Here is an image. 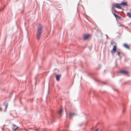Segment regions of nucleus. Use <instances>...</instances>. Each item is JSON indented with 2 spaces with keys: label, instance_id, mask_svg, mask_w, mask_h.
Wrapping results in <instances>:
<instances>
[{
  "label": "nucleus",
  "instance_id": "f257e3e1",
  "mask_svg": "<svg viewBox=\"0 0 131 131\" xmlns=\"http://www.w3.org/2000/svg\"><path fill=\"white\" fill-rule=\"evenodd\" d=\"M63 111V109L62 108H61L57 113L60 118L62 116V113ZM51 114L50 117L47 119L48 123L49 124H52L54 122L55 115L56 114V113L54 112V111L52 110H51Z\"/></svg>",
  "mask_w": 131,
  "mask_h": 131
},
{
  "label": "nucleus",
  "instance_id": "f03ea898",
  "mask_svg": "<svg viewBox=\"0 0 131 131\" xmlns=\"http://www.w3.org/2000/svg\"><path fill=\"white\" fill-rule=\"evenodd\" d=\"M43 26L42 25L39 24L37 27V38L39 40L40 38L42 33Z\"/></svg>",
  "mask_w": 131,
  "mask_h": 131
},
{
  "label": "nucleus",
  "instance_id": "7ed1b4c3",
  "mask_svg": "<svg viewBox=\"0 0 131 131\" xmlns=\"http://www.w3.org/2000/svg\"><path fill=\"white\" fill-rule=\"evenodd\" d=\"M118 73H121L125 75H127L129 74L128 71L125 70L124 69L120 70L118 72Z\"/></svg>",
  "mask_w": 131,
  "mask_h": 131
},
{
  "label": "nucleus",
  "instance_id": "20e7f679",
  "mask_svg": "<svg viewBox=\"0 0 131 131\" xmlns=\"http://www.w3.org/2000/svg\"><path fill=\"white\" fill-rule=\"evenodd\" d=\"M117 51V46L116 45H115L113 46V49L111 50V52L112 54L113 55H114Z\"/></svg>",
  "mask_w": 131,
  "mask_h": 131
},
{
  "label": "nucleus",
  "instance_id": "39448f33",
  "mask_svg": "<svg viewBox=\"0 0 131 131\" xmlns=\"http://www.w3.org/2000/svg\"><path fill=\"white\" fill-rule=\"evenodd\" d=\"M120 5H121L120 4L116 3L114 4V6L116 8L118 9H123L122 8Z\"/></svg>",
  "mask_w": 131,
  "mask_h": 131
},
{
  "label": "nucleus",
  "instance_id": "423d86ee",
  "mask_svg": "<svg viewBox=\"0 0 131 131\" xmlns=\"http://www.w3.org/2000/svg\"><path fill=\"white\" fill-rule=\"evenodd\" d=\"M90 35L89 34H85L83 36V39L84 40H87L90 37Z\"/></svg>",
  "mask_w": 131,
  "mask_h": 131
},
{
  "label": "nucleus",
  "instance_id": "0eeeda50",
  "mask_svg": "<svg viewBox=\"0 0 131 131\" xmlns=\"http://www.w3.org/2000/svg\"><path fill=\"white\" fill-rule=\"evenodd\" d=\"M61 76V74H57L56 75V80L57 81H59L60 79V78Z\"/></svg>",
  "mask_w": 131,
  "mask_h": 131
},
{
  "label": "nucleus",
  "instance_id": "6e6552de",
  "mask_svg": "<svg viewBox=\"0 0 131 131\" xmlns=\"http://www.w3.org/2000/svg\"><path fill=\"white\" fill-rule=\"evenodd\" d=\"M120 4L123 6H127V3L126 2L122 1L120 3Z\"/></svg>",
  "mask_w": 131,
  "mask_h": 131
},
{
  "label": "nucleus",
  "instance_id": "1a4fd4ad",
  "mask_svg": "<svg viewBox=\"0 0 131 131\" xmlns=\"http://www.w3.org/2000/svg\"><path fill=\"white\" fill-rule=\"evenodd\" d=\"M121 104L123 108V109L122 110V113H124L125 111V104L124 102H122L121 103Z\"/></svg>",
  "mask_w": 131,
  "mask_h": 131
},
{
  "label": "nucleus",
  "instance_id": "9d476101",
  "mask_svg": "<svg viewBox=\"0 0 131 131\" xmlns=\"http://www.w3.org/2000/svg\"><path fill=\"white\" fill-rule=\"evenodd\" d=\"M4 105L5 106V109L4 112H5L6 111L8 107V104L6 102L4 103Z\"/></svg>",
  "mask_w": 131,
  "mask_h": 131
},
{
  "label": "nucleus",
  "instance_id": "9b49d317",
  "mask_svg": "<svg viewBox=\"0 0 131 131\" xmlns=\"http://www.w3.org/2000/svg\"><path fill=\"white\" fill-rule=\"evenodd\" d=\"M123 46L126 49H130L129 46L126 43H124L123 45Z\"/></svg>",
  "mask_w": 131,
  "mask_h": 131
},
{
  "label": "nucleus",
  "instance_id": "f8f14e48",
  "mask_svg": "<svg viewBox=\"0 0 131 131\" xmlns=\"http://www.w3.org/2000/svg\"><path fill=\"white\" fill-rule=\"evenodd\" d=\"M75 114H76V113H70V114H69V118L70 119H71V117H72V116H73Z\"/></svg>",
  "mask_w": 131,
  "mask_h": 131
},
{
  "label": "nucleus",
  "instance_id": "ddd939ff",
  "mask_svg": "<svg viewBox=\"0 0 131 131\" xmlns=\"http://www.w3.org/2000/svg\"><path fill=\"white\" fill-rule=\"evenodd\" d=\"M127 15L129 17L131 18V13L128 12L127 13Z\"/></svg>",
  "mask_w": 131,
  "mask_h": 131
},
{
  "label": "nucleus",
  "instance_id": "4468645a",
  "mask_svg": "<svg viewBox=\"0 0 131 131\" xmlns=\"http://www.w3.org/2000/svg\"><path fill=\"white\" fill-rule=\"evenodd\" d=\"M19 127L18 126L16 128H15L14 127H13L12 128L13 131H15Z\"/></svg>",
  "mask_w": 131,
  "mask_h": 131
},
{
  "label": "nucleus",
  "instance_id": "2eb2a0df",
  "mask_svg": "<svg viewBox=\"0 0 131 131\" xmlns=\"http://www.w3.org/2000/svg\"><path fill=\"white\" fill-rule=\"evenodd\" d=\"M101 67V65L100 64H99L98 67L96 68V69L97 70H99L100 69V68Z\"/></svg>",
  "mask_w": 131,
  "mask_h": 131
},
{
  "label": "nucleus",
  "instance_id": "dca6fc26",
  "mask_svg": "<svg viewBox=\"0 0 131 131\" xmlns=\"http://www.w3.org/2000/svg\"><path fill=\"white\" fill-rule=\"evenodd\" d=\"M117 18H118L119 19L121 20H124V19L122 18L121 17L119 16H118Z\"/></svg>",
  "mask_w": 131,
  "mask_h": 131
},
{
  "label": "nucleus",
  "instance_id": "f3484780",
  "mask_svg": "<svg viewBox=\"0 0 131 131\" xmlns=\"http://www.w3.org/2000/svg\"><path fill=\"white\" fill-rule=\"evenodd\" d=\"M117 53H116V54L117 55H118V56H119L121 55V53L120 52L118 51L117 50L116 51Z\"/></svg>",
  "mask_w": 131,
  "mask_h": 131
},
{
  "label": "nucleus",
  "instance_id": "a211bd4d",
  "mask_svg": "<svg viewBox=\"0 0 131 131\" xmlns=\"http://www.w3.org/2000/svg\"><path fill=\"white\" fill-rule=\"evenodd\" d=\"M88 75L89 76L91 77L93 75V74L92 73H88Z\"/></svg>",
  "mask_w": 131,
  "mask_h": 131
},
{
  "label": "nucleus",
  "instance_id": "6ab92c4d",
  "mask_svg": "<svg viewBox=\"0 0 131 131\" xmlns=\"http://www.w3.org/2000/svg\"><path fill=\"white\" fill-rule=\"evenodd\" d=\"M113 15L115 17V18H117L119 16L118 15L116 14L115 13H113Z\"/></svg>",
  "mask_w": 131,
  "mask_h": 131
},
{
  "label": "nucleus",
  "instance_id": "aec40b11",
  "mask_svg": "<svg viewBox=\"0 0 131 131\" xmlns=\"http://www.w3.org/2000/svg\"><path fill=\"white\" fill-rule=\"evenodd\" d=\"M13 92L12 91L11 92H10L9 94V97L10 98L11 97L12 95L13 94Z\"/></svg>",
  "mask_w": 131,
  "mask_h": 131
},
{
  "label": "nucleus",
  "instance_id": "412c9836",
  "mask_svg": "<svg viewBox=\"0 0 131 131\" xmlns=\"http://www.w3.org/2000/svg\"><path fill=\"white\" fill-rule=\"evenodd\" d=\"M2 91L3 92H4L5 93H7V92L5 91L4 90V89H2Z\"/></svg>",
  "mask_w": 131,
  "mask_h": 131
},
{
  "label": "nucleus",
  "instance_id": "4be33fe9",
  "mask_svg": "<svg viewBox=\"0 0 131 131\" xmlns=\"http://www.w3.org/2000/svg\"><path fill=\"white\" fill-rule=\"evenodd\" d=\"M119 24V25H118L119 26V27H123L124 26V25L123 24H121L120 23H118Z\"/></svg>",
  "mask_w": 131,
  "mask_h": 131
},
{
  "label": "nucleus",
  "instance_id": "5701e85b",
  "mask_svg": "<svg viewBox=\"0 0 131 131\" xmlns=\"http://www.w3.org/2000/svg\"><path fill=\"white\" fill-rule=\"evenodd\" d=\"M5 6L3 9L2 8H1L0 9V11H2V10L4 9L5 8Z\"/></svg>",
  "mask_w": 131,
  "mask_h": 131
},
{
  "label": "nucleus",
  "instance_id": "b1692460",
  "mask_svg": "<svg viewBox=\"0 0 131 131\" xmlns=\"http://www.w3.org/2000/svg\"><path fill=\"white\" fill-rule=\"evenodd\" d=\"M114 7H114V5H113L112 6V7L111 9L112 10H113L114 9Z\"/></svg>",
  "mask_w": 131,
  "mask_h": 131
},
{
  "label": "nucleus",
  "instance_id": "393cba45",
  "mask_svg": "<svg viewBox=\"0 0 131 131\" xmlns=\"http://www.w3.org/2000/svg\"><path fill=\"white\" fill-rule=\"evenodd\" d=\"M24 110H25V111L26 112V113L25 114H26L27 113V109H26V107H25L24 108Z\"/></svg>",
  "mask_w": 131,
  "mask_h": 131
},
{
  "label": "nucleus",
  "instance_id": "a878e982",
  "mask_svg": "<svg viewBox=\"0 0 131 131\" xmlns=\"http://www.w3.org/2000/svg\"><path fill=\"white\" fill-rule=\"evenodd\" d=\"M120 37V35H118V36H117V38H119Z\"/></svg>",
  "mask_w": 131,
  "mask_h": 131
},
{
  "label": "nucleus",
  "instance_id": "bb28decb",
  "mask_svg": "<svg viewBox=\"0 0 131 131\" xmlns=\"http://www.w3.org/2000/svg\"><path fill=\"white\" fill-rule=\"evenodd\" d=\"M119 56V60H121V58H122V57L120 56H120Z\"/></svg>",
  "mask_w": 131,
  "mask_h": 131
},
{
  "label": "nucleus",
  "instance_id": "cd10ccee",
  "mask_svg": "<svg viewBox=\"0 0 131 131\" xmlns=\"http://www.w3.org/2000/svg\"><path fill=\"white\" fill-rule=\"evenodd\" d=\"M0 111L1 112H2V108L1 107H0Z\"/></svg>",
  "mask_w": 131,
  "mask_h": 131
},
{
  "label": "nucleus",
  "instance_id": "c85d7f7f",
  "mask_svg": "<svg viewBox=\"0 0 131 131\" xmlns=\"http://www.w3.org/2000/svg\"><path fill=\"white\" fill-rule=\"evenodd\" d=\"M13 126L14 127H17V126L16 125H15L14 124H13Z\"/></svg>",
  "mask_w": 131,
  "mask_h": 131
},
{
  "label": "nucleus",
  "instance_id": "c756f323",
  "mask_svg": "<svg viewBox=\"0 0 131 131\" xmlns=\"http://www.w3.org/2000/svg\"><path fill=\"white\" fill-rule=\"evenodd\" d=\"M113 10L115 12H117L116 10L115 9H114Z\"/></svg>",
  "mask_w": 131,
  "mask_h": 131
},
{
  "label": "nucleus",
  "instance_id": "7c9ffc66",
  "mask_svg": "<svg viewBox=\"0 0 131 131\" xmlns=\"http://www.w3.org/2000/svg\"><path fill=\"white\" fill-rule=\"evenodd\" d=\"M113 10L115 12H117L116 10L115 9H114Z\"/></svg>",
  "mask_w": 131,
  "mask_h": 131
},
{
  "label": "nucleus",
  "instance_id": "2f4dec72",
  "mask_svg": "<svg viewBox=\"0 0 131 131\" xmlns=\"http://www.w3.org/2000/svg\"><path fill=\"white\" fill-rule=\"evenodd\" d=\"M98 130H99V128H98L95 130V131H98Z\"/></svg>",
  "mask_w": 131,
  "mask_h": 131
},
{
  "label": "nucleus",
  "instance_id": "473e14b6",
  "mask_svg": "<svg viewBox=\"0 0 131 131\" xmlns=\"http://www.w3.org/2000/svg\"><path fill=\"white\" fill-rule=\"evenodd\" d=\"M106 37L107 38H108V36L106 34Z\"/></svg>",
  "mask_w": 131,
  "mask_h": 131
},
{
  "label": "nucleus",
  "instance_id": "72a5a7b5",
  "mask_svg": "<svg viewBox=\"0 0 131 131\" xmlns=\"http://www.w3.org/2000/svg\"><path fill=\"white\" fill-rule=\"evenodd\" d=\"M94 80L95 81H97V80L96 79H95V78H94Z\"/></svg>",
  "mask_w": 131,
  "mask_h": 131
},
{
  "label": "nucleus",
  "instance_id": "f704fd0d",
  "mask_svg": "<svg viewBox=\"0 0 131 131\" xmlns=\"http://www.w3.org/2000/svg\"><path fill=\"white\" fill-rule=\"evenodd\" d=\"M79 126H80V127H81L82 126V125L81 124H79Z\"/></svg>",
  "mask_w": 131,
  "mask_h": 131
},
{
  "label": "nucleus",
  "instance_id": "c9c22d12",
  "mask_svg": "<svg viewBox=\"0 0 131 131\" xmlns=\"http://www.w3.org/2000/svg\"><path fill=\"white\" fill-rule=\"evenodd\" d=\"M126 83V82H124L122 84H125Z\"/></svg>",
  "mask_w": 131,
  "mask_h": 131
},
{
  "label": "nucleus",
  "instance_id": "e433bc0d",
  "mask_svg": "<svg viewBox=\"0 0 131 131\" xmlns=\"http://www.w3.org/2000/svg\"><path fill=\"white\" fill-rule=\"evenodd\" d=\"M57 131H60V130L59 129V128H58Z\"/></svg>",
  "mask_w": 131,
  "mask_h": 131
},
{
  "label": "nucleus",
  "instance_id": "4c0bfd02",
  "mask_svg": "<svg viewBox=\"0 0 131 131\" xmlns=\"http://www.w3.org/2000/svg\"><path fill=\"white\" fill-rule=\"evenodd\" d=\"M103 83L104 84H106V83Z\"/></svg>",
  "mask_w": 131,
  "mask_h": 131
},
{
  "label": "nucleus",
  "instance_id": "58836bf2",
  "mask_svg": "<svg viewBox=\"0 0 131 131\" xmlns=\"http://www.w3.org/2000/svg\"><path fill=\"white\" fill-rule=\"evenodd\" d=\"M124 61H126V60L125 59H124Z\"/></svg>",
  "mask_w": 131,
  "mask_h": 131
},
{
  "label": "nucleus",
  "instance_id": "ea45409f",
  "mask_svg": "<svg viewBox=\"0 0 131 131\" xmlns=\"http://www.w3.org/2000/svg\"><path fill=\"white\" fill-rule=\"evenodd\" d=\"M99 91L101 93H102V92H101V91Z\"/></svg>",
  "mask_w": 131,
  "mask_h": 131
},
{
  "label": "nucleus",
  "instance_id": "a19ab883",
  "mask_svg": "<svg viewBox=\"0 0 131 131\" xmlns=\"http://www.w3.org/2000/svg\"><path fill=\"white\" fill-rule=\"evenodd\" d=\"M2 130H3V128H2Z\"/></svg>",
  "mask_w": 131,
  "mask_h": 131
},
{
  "label": "nucleus",
  "instance_id": "79ce46f5",
  "mask_svg": "<svg viewBox=\"0 0 131 131\" xmlns=\"http://www.w3.org/2000/svg\"><path fill=\"white\" fill-rule=\"evenodd\" d=\"M66 126L67 127H68V126Z\"/></svg>",
  "mask_w": 131,
  "mask_h": 131
},
{
  "label": "nucleus",
  "instance_id": "37998d69",
  "mask_svg": "<svg viewBox=\"0 0 131 131\" xmlns=\"http://www.w3.org/2000/svg\"><path fill=\"white\" fill-rule=\"evenodd\" d=\"M95 96H96V97H97V96L96 95H95Z\"/></svg>",
  "mask_w": 131,
  "mask_h": 131
},
{
  "label": "nucleus",
  "instance_id": "c03bdc74",
  "mask_svg": "<svg viewBox=\"0 0 131 131\" xmlns=\"http://www.w3.org/2000/svg\"><path fill=\"white\" fill-rule=\"evenodd\" d=\"M30 102H32V101H31V100H30Z\"/></svg>",
  "mask_w": 131,
  "mask_h": 131
},
{
  "label": "nucleus",
  "instance_id": "a18cd8bd",
  "mask_svg": "<svg viewBox=\"0 0 131 131\" xmlns=\"http://www.w3.org/2000/svg\"><path fill=\"white\" fill-rule=\"evenodd\" d=\"M93 92H95V91L94 90L93 91Z\"/></svg>",
  "mask_w": 131,
  "mask_h": 131
},
{
  "label": "nucleus",
  "instance_id": "49530a36",
  "mask_svg": "<svg viewBox=\"0 0 131 131\" xmlns=\"http://www.w3.org/2000/svg\"><path fill=\"white\" fill-rule=\"evenodd\" d=\"M105 71V70H104V71Z\"/></svg>",
  "mask_w": 131,
  "mask_h": 131
},
{
  "label": "nucleus",
  "instance_id": "de8ad7c7",
  "mask_svg": "<svg viewBox=\"0 0 131 131\" xmlns=\"http://www.w3.org/2000/svg\"><path fill=\"white\" fill-rule=\"evenodd\" d=\"M119 131H121V130H119Z\"/></svg>",
  "mask_w": 131,
  "mask_h": 131
},
{
  "label": "nucleus",
  "instance_id": "09e8293b",
  "mask_svg": "<svg viewBox=\"0 0 131 131\" xmlns=\"http://www.w3.org/2000/svg\"><path fill=\"white\" fill-rule=\"evenodd\" d=\"M115 90V91H117V90Z\"/></svg>",
  "mask_w": 131,
  "mask_h": 131
}]
</instances>
